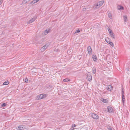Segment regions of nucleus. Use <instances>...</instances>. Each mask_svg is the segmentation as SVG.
I'll list each match as a JSON object with an SVG mask.
<instances>
[{"instance_id": "c756f323", "label": "nucleus", "mask_w": 130, "mask_h": 130, "mask_svg": "<svg viewBox=\"0 0 130 130\" xmlns=\"http://www.w3.org/2000/svg\"><path fill=\"white\" fill-rule=\"evenodd\" d=\"M109 130H112L111 128L110 127H109Z\"/></svg>"}, {"instance_id": "9d476101", "label": "nucleus", "mask_w": 130, "mask_h": 130, "mask_svg": "<svg viewBox=\"0 0 130 130\" xmlns=\"http://www.w3.org/2000/svg\"><path fill=\"white\" fill-rule=\"evenodd\" d=\"M113 87L112 86L110 85H108L107 86V90L109 91H110L112 89Z\"/></svg>"}, {"instance_id": "a211bd4d", "label": "nucleus", "mask_w": 130, "mask_h": 130, "mask_svg": "<svg viewBox=\"0 0 130 130\" xmlns=\"http://www.w3.org/2000/svg\"><path fill=\"white\" fill-rule=\"evenodd\" d=\"M124 8L122 6H118V10H121V9H123Z\"/></svg>"}, {"instance_id": "393cba45", "label": "nucleus", "mask_w": 130, "mask_h": 130, "mask_svg": "<svg viewBox=\"0 0 130 130\" xmlns=\"http://www.w3.org/2000/svg\"><path fill=\"white\" fill-rule=\"evenodd\" d=\"M6 103H3V104H2L1 105V106H2V107H3L6 105Z\"/></svg>"}, {"instance_id": "72a5a7b5", "label": "nucleus", "mask_w": 130, "mask_h": 130, "mask_svg": "<svg viewBox=\"0 0 130 130\" xmlns=\"http://www.w3.org/2000/svg\"><path fill=\"white\" fill-rule=\"evenodd\" d=\"M70 130H71V129H70ZM71 130H72V129H71Z\"/></svg>"}, {"instance_id": "2eb2a0df", "label": "nucleus", "mask_w": 130, "mask_h": 130, "mask_svg": "<svg viewBox=\"0 0 130 130\" xmlns=\"http://www.w3.org/2000/svg\"><path fill=\"white\" fill-rule=\"evenodd\" d=\"M63 81L64 82H69L70 81V79L69 78H66L63 80Z\"/></svg>"}, {"instance_id": "6ab92c4d", "label": "nucleus", "mask_w": 130, "mask_h": 130, "mask_svg": "<svg viewBox=\"0 0 130 130\" xmlns=\"http://www.w3.org/2000/svg\"><path fill=\"white\" fill-rule=\"evenodd\" d=\"M92 73L94 74H95L96 73V69L95 68L93 67L92 69Z\"/></svg>"}, {"instance_id": "aec40b11", "label": "nucleus", "mask_w": 130, "mask_h": 130, "mask_svg": "<svg viewBox=\"0 0 130 130\" xmlns=\"http://www.w3.org/2000/svg\"><path fill=\"white\" fill-rule=\"evenodd\" d=\"M108 16L110 19L112 18V15L111 13L109 12L108 14Z\"/></svg>"}, {"instance_id": "f3484780", "label": "nucleus", "mask_w": 130, "mask_h": 130, "mask_svg": "<svg viewBox=\"0 0 130 130\" xmlns=\"http://www.w3.org/2000/svg\"><path fill=\"white\" fill-rule=\"evenodd\" d=\"M110 35L111 36V37L112 38H113L114 39H115V34L113 33H112V34H111Z\"/></svg>"}, {"instance_id": "a878e982", "label": "nucleus", "mask_w": 130, "mask_h": 130, "mask_svg": "<svg viewBox=\"0 0 130 130\" xmlns=\"http://www.w3.org/2000/svg\"><path fill=\"white\" fill-rule=\"evenodd\" d=\"M80 31L79 29L76 30V31L75 32V33H77L79 32H80Z\"/></svg>"}, {"instance_id": "cd10ccee", "label": "nucleus", "mask_w": 130, "mask_h": 130, "mask_svg": "<svg viewBox=\"0 0 130 130\" xmlns=\"http://www.w3.org/2000/svg\"><path fill=\"white\" fill-rule=\"evenodd\" d=\"M25 81L26 82H28V80L27 78H25Z\"/></svg>"}, {"instance_id": "5701e85b", "label": "nucleus", "mask_w": 130, "mask_h": 130, "mask_svg": "<svg viewBox=\"0 0 130 130\" xmlns=\"http://www.w3.org/2000/svg\"><path fill=\"white\" fill-rule=\"evenodd\" d=\"M108 30L110 35L111 34H112V33H113L111 30L110 29H108Z\"/></svg>"}, {"instance_id": "4468645a", "label": "nucleus", "mask_w": 130, "mask_h": 130, "mask_svg": "<svg viewBox=\"0 0 130 130\" xmlns=\"http://www.w3.org/2000/svg\"><path fill=\"white\" fill-rule=\"evenodd\" d=\"M124 20V22H125L127 21V16L126 15L123 16Z\"/></svg>"}, {"instance_id": "b1692460", "label": "nucleus", "mask_w": 130, "mask_h": 130, "mask_svg": "<svg viewBox=\"0 0 130 130\" xmlns=\"http://www.w3.org/2000/svg\"><path fill=\"white\" fill-rule=\"evenodd\" d=\"M122 96H124V91L123 89H122Z\"/></svg>"}, {"instance_id": "9b49d317", "label": "nucleus", "mask_w": 130, "mask_h": 130, "mask_svg": "<svg viewBox=\"0 0 130 130\" xmlns=\"http://www.w3.org/2000/svg\"><path fill=\"white\" fill-rule=\"evenodd\" d=\"M50 30L49 29H47L45 30L43 32V33L45 35H46L48 33L50 32Z\"/></svg>"}, {"instance_id": "7ed1b4c3", "label": "nucleus", "mask_w": 130, "mask_h": 130, "mask_svg": "<svg viewBox=\"0 0 130 130\" xmlns=\"http://www.w3.org/2000/svg\"><path fill=\"white\" fill-rule=\"evenodd\" d=\"M91 115L92 118L94 119H98L99 118L98 115L95 113H91Z\"/></svg>"}, {"instance_id": "423d86ee", "label": "nucleus", "mask_w": 130, "mask_h": 130, "mask_svg": "<svg viewBox=\"0 0 130 130\" xmlns=\"http://www.w3.org/2000/svg\"><path fill=\"white\" fill-rule=\"evenodd\" d=\"M48 45H46L43 46L41 49V51H44L48 47Z\"/></svg>"}, {"instance_id": "dca6fc26", "label": "nucleus", "mask_w": 130, "mask_h": 130, "mask_svg": "<svg viewBox=\"0 0 130 130\" xmlns=\"http://www.w3.org/2000/svg\"><path fill=\"white\" fill-rule=\"evenodd\" d=\"M102 101L103 102L105 103H107L108 102V101L105 99H103Z\"/></svg>"}, {"instance_id": "6e6552de", "label": "nucleus", "mask_w": 130, "mask_h": 130, "mask_svg": "<svg viewBox=\"0 0 130 130\" xmlns=\"http://www.w3.org/2000/svg\"><path fill=\"white\" fill-rule=\"evenodd\" d=\"M107 109H108V111L109 113L113 112V109L112 107L110 106H108L107 107Z\"/></svg>"}, {"instance_id": "412c9836", "label": "nucleus", "mask_w": 130, "mask_h": 130, "mask_svg": "<svg viewBox=\"0 0 130 130\" xmlns=\"http://www.w3.org/2000/svg\"><path fill=\"white\" fill-rule=\"evenodd\" d=\"M122 100L123 102V104L124 103V102L125 101V96H122Z\"/></svg>"}, {"instance_id": "0eeeda50", "label": "nucleus", "mask_w": 130, "mask_h": 130, "mask_svg": "<svg viewBox=\"0 0 130 130\" xmlns=\"http://www.w3.org/2000/svg\"><path fill=\"white\" fill-rule=\"evenodd\" d=\"M87 79L89 81H91L92 80V76L91 75H88L87 76Z\"/></svg>"}, {"instance_id": "20e7f679", "label": "nucleus", "mask_w": 130, "mask_h": 130, "mask_svg": "<svg viewBox=\"0 0 130 130\" xmlns=\"http://www.w3.org/2000/svg\"><path fill=\"white\" fill-rule=\"evenodd\" d=\"M37 19V17H35L31 19L29 21H28L27 22V23L28 24H30L35 21Z\"/></svg>"}, {"instance_id": "f257e3e1", "label": "nucleus", "mask_w": 130, "mask_h": 130, "mask_svg": "<svg viewBox=\"0 0 130 130\" xmlns=\"http://www.w3.org/2000/svg\"><path fill=\"white\" fill-rule=\"evenodd\" d=\"M104 2V1H103L98 2L94 5L93 8L95 9H98L103 5Z\"/></svg>"}, {"instance_id": "bb28decb", "label": "nucleus", "mask_w": 130, "mask_h": 130, "mask_svg": "<svg viewBox=\"0 0 130 130\" xmlns=\"http://www.w3.org/2000/svg\"><path fill=\"white\" fill-rule=\"evenodd\" d=\"M38 1H39V0H38V1H36V0H34L33 1H34L33 4H34V3H36L38 2Z\"/></svg>"}, {"instance_id": "1a4fd4ad", "label": "nucleus", "mask_w": 130, "mask_h": 130, "mask_svg": "<svg viewBox=\"0 0 130 130\" xmlns=\"http://www.w3.org/2000/svg\"><path fill=\"white\" fill-rule=\"evenodd\" d=\"M105 40L107 42L110 44L111 46L112 47H114V44L112 42L110 41L107 40L106 39H105Z\"/></svg>"}, {"instance_id": "f03ea898", "label": "nucleus", "mask_w": 130, "mask_h": 130, "mask_svg": "<svg viewBox=\"0 0 130 130\" xmlns=\"http://www.w3.org/2000/svg\"><path fill=\"white\" fill-rule=\"evenodd\" d=\"M47 96V94H42L37 96L36 98V99L39 100L42 99L44 98Z\"/></svg>"}, {"instance_id": "c85d7f7f", "label": "nucleus", "mask_w": 130, "mask_h": 130, "mask_svg": "<svg viewBox=\"0 0 130 130\" xmlns=\"http://www.w3.org/2000/svg\"><path fill=\"white\" fill-rule=\"evenodd\" d=\"M2 3V2L1 1H0V5Z\"/></svg>"}, {"instance_id": "4be33fe9", "label": "nucleus", "mask_w": 130, "mask_h": 130, "mask_svg": "<svg viewBox=\"0 0 130 130\" xmlns=\"http://www.w3.org/2000/svg\"><path fill=\"white\" fill-rule=\"evenodd\" d=\"M9 84V83L8 81H6L5 82H4L3 84V85H6L8 84Z\"/></svg>"}, {"instance_id": "39448f33", "label": "nucleus", "mask_w": 130, "mask_h": 130, "mask_svg": "<svg viewBox=\"0 0 130 130\" xmlns=\"http://www.w3.org/2000/svg\"><path fill=\"white\" fill-rule=\"evenodd\" d=\"M88 53L89 54H91L92 53L91 48L90 46H88L87 48Z\"/></svg>"}, {"instance_id": "473e14b6", "label": "nucleus", "mask_w": 130, "mask_h": 130, "mask_svg": "<svg viewBox=\"0 0 130 130\" xmlns=\"http://www.w3.org/2000/svg\"><path fill=\"white\" fill-rule=\"evenodd\" d=\"M27 0L25 2H27Z\"/></svg>"}, {"instance_id": "7c9ffc66", "label": "nucleus", "mask_w": 130, "mask_h": 130, "mask_svg": "<svg viewBox=\"0 0 130 130\" xmlns=\"http://www.w3.org/2000/svg\"><path fill=\"white\" fill-rule=\"evenodd\" d=\"M34 1H32V2H31L30 3V4H32V3L33 4L34 3Z\"/></svg>"}, {"instance_id": "f8f14e48", "label": "nucleus", "mask_w": 130, "mask_h": 130, "mask_svg": "<svg viewBox=\"0 0 130 130\" xmlns=\"http://www.w3.org/2000/svg\"><path fill=\"white\" fill-rule=\"evenodd\" d=\"M92 58L94 61H96L97 60V58L96 55H93L92 56Z\"/></svg>"}, {"instance_id": "ddd939ff", "label": "nucleus", "mask_w": 130, "mask_h": 130, "mask_svg": "<svg viewBox=\"0 0 130 130\" xmlns=\"http://www.w3.org/2000/svg\"><path fill=\"white\" fill-rule=\"evenodd\" d=\"M23 127L22 125H20L18 127V128H17V129L19 130H22L23 129Z\"/></svg>"}, {"instance_id": "2f4dec72", "label": "nucleus", "mask_w": 130, "mask_h": 130, "mask_svg": "<svg viewBox=\"0 0 130 130\" xmlns=\"http://www.w3.org/2000/svg\"><path fill=\"white\" fill-rule=\"evenodd\" d=\"M73 127H75V126H76V125H75V124H74V125H73Z\"/></svg>"}]
</instances>
